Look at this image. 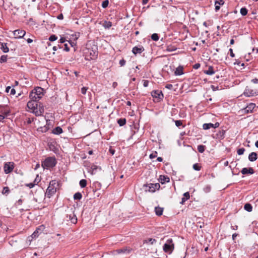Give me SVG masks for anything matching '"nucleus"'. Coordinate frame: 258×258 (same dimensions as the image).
Here are the masks:
<instances>
[{
	"instance_id": "nucleus-53",
	"label": "nucleus",
	"mask_w": 258,
	"mask_h": 258,
	"mask_svg": "<svg viewBox=\"0 0 258 258\" xmlns=\"http://www.w3.org/2000/svg\"><path fill=\"white\" fill-rule=\"evenodd\" d=\"M36 184V183H30L27 184L26 185L27 186L29 187L30 188H31L34 186V185Z\"/></svg>"
},
{
	"instance_id": "nucleus-14",
	"label": "nucleus",
	"mask_w": 258,
	"mask_h": 258,
	"mask_svg": "<svg viewBox=\"0 0 258 258\" xmlns=\"http://www.w3.org/2000/svg\"><path fill=\"white\" fill-rule=\"evenodd\" d=\"M145 50L143 46L139 45L138 46H135L132 49V52L135 54H141Z\"/></svg>"
},
{
	"instance_id": "nucleus-58",
	"label": "nucleus",
	"mask_w": 258,
	"mask_h": 258,
	"mask_svg": "<svg viewBox=\"0 0 258 258\" xmlns=\"http://www.w3.org/2000/svg\"><path fill=\"white\" fill-rule=\"evenodd\" d=\"M61 47H60L59 45H57V46H54L53 47V50L54 51H56L57 50L58 48L60 49L61 48Z\"/></svg>"
},
{
	"instance_id": "nucleus-42",
	"label": "nucleus",
	"mask_w": 258,
	"mask_h": 258,
	"mask_svg": "<svg viewBox=\"0 0 258 258\" xmlns=\"http://www.w3.org/2000/svg\"><path fill=\"white\" fill-rule=\"evenodd\" d=\"M7 60V55H3L1 56L0 58V61L1 63L5 62Z\"/></svg>"
},
{
	"instance_id": "nucleus-50",
	"label": "nucleus",
	"mask_w": 258,
	"mask_h": 258,
	"mask_svg": "<svg viewBox=\"0 0 258 258\" xmlns=\"http://www.w3.org/2000/svg\"><path fill=\"white\" fill-rule=\"evenodd\" d=\"M106 25L105 26V28H109L111 27L112 26V23L111 22H106Z\"/></svg>"
},
{
	"instance_id": "nucleus-38",
	"label": "nucleus",
	"mask_w": 258,
	"mask_h": 258,
	"mask_svg": "<svg viewBox=\"0 0 258 258\" xmlns=\"http://www.w3.org/2000/svg\"><path fill=\"white\" fill-rule=\"evenodd\" d=\"M211 187L210 185H206L203 188L204 192L206 193L209 192L211 191Z\"/></svg>"
},
{
	"instance_id": "nucleus-21",
	"label": "nucleus",
	"mask_w": 258,
	"mask_h": 258,
	"mask_svg": "<svg viewBox=\"0 0 258 258\" xmlns=\"http://www.w3.org/2000/svg\"><path fill=\"white\" fill-rule=\"evenodd\" d=\"M257 159V155L255 152H251L248 155V160L251 162H254Z\"/></svg>"
},
{
	"instance_id": "nucleus-31",
	"label": "nucleus",
	"mask_w": 258,
	"mask_h": 258,
	"mask_svg": "<svg viewBox=\"0 0 258 258\" xmlns=\"http://www.w3.org/2000/svg\"><path fill=\"white\" fill-rule=\"evenodd\" d=\"M117 123L120 126H123L126 123V119L125 118H119L117 120Z\"/></svg>"
},
{
	"instance_id": "nucleus-63",
	"label": "nucleus",
	"mask_w": 258,
	"mask_h": 258,
	"mask_svg": "<svg viewBox=\"0 0 258 258\" xmlns=\"http://www.w3.org/2000/svg\"><path fill=\"white\" fill-rule=\"evenodd\" d=\"M64 50L68 51L69 50V47H68V45L67 44H64Z\"/></svg>"
},
{
	"instance_id": "nucleus-57",
	"label": "nucleus",
	"mask_w": 258,
	"mask_h": 258,
	"mask_svg": "<svg viewBox=\"0 0 258 258\" xmlns=\"http://www.w3.org/2000/svg\"><path fill=\"white\" fill-rule=\"evenodd\" d=\"M33 121V118H28L27 119V122L28 124H30L32 123V122Z\"/></svg>"
},
{
	"instance_id": "nucleus-54",
	"label": "nucleus",
	"mask_w": 258,
	"mask_h": 258,
	"mask_svg": "<svg viewBox=\"0 0 258 258\" xmlns=\"http://www.w3.org/2000/svg\"><path fill=\"white\" fill-rule=\"evenodd\" d=\"M149 81L148 80H144L143 86L147 87L148 86Z\"/></svg>"
},
{
	"instance_id": "nucleus-2",
	"label": "nucleus",
	"mask_w": 258,
	"mask_h": 258,
	"mask_svg": "<svg viewBox=\"0 0 258 258\" xmlns=\"http://www.w3.org/2000/svg\"><path fill=\"white\" fill-rule=\"evenodd\" d=\"M43 89L41 87H37L31 91L29 97L30 100L38 101L43 97Z\"/></svg>"
},
{
	"instance_id": "nucleus-46",
	"label": "nucleus",
	"mask_w": 258,
	"mask_h": 258,
	"mask_svg": "<svg viewBox=\"0 0 258 258\" xmlns=\"http://www.w3.org/2000/svg\"><path fill=\"white\" fill-rule=\"evenodd\" d=\"M193 168L194 170L196 171H199L201 169V167L199 166L198 164H195L193 165Z\"/></svg>"
},
{
	"instance_id": "nucleus-37",
	"label": "nucleus",
	"mask_w": 258,
	"mask_h": 258,
	"mask_svg": "<svg viewBox=\"0 0 258 258\" xmlns=\"http://www.w3.org/2000/svg\"><path fill=\"white\" fill-rule=\"evenodd\" d=\"M151 39L155 41H157L159 40V37L158 36V34L157 33H154L151 35Z\"/></svg>"
},
{
	"instance_id": "nucleus-55",
	"label": "nucleus",
	"mask_w": 258,
	"mask_h": 258,
	"mask_svg": "<svg viewBox=\"0 0 258 258\" xmlns=\"http://www.w3.org/2000/svg\"><path fill=\"white\" fill-rule=\"evenodd\" d=\"M165 88L168 89H172L173 88V85L172 84H167L165 86Z\"/></svg>"
},
{
	"instance_id": "nucleus-52",
	"label": "nucleus",
	"mask_w": 258,
	"mask_h": 258,
	"mask_svg": "<svg viewBox=\"0 0 258 258\" xmlns=\"http://www.w3.org/2000/svg\"><path fill=\"white\" fill-rule=\"evenodd\" d=\"M125 60L123 59H121L119 61V64L120 66H123L125 64Z\"/></svg>"
},
{
	"instance_id": "nucleus-61",
	"label": "nucleus",
	"mask_w": 258,
	"mask_h": 258,
	"mask_svg": "<svg viewBox=\"0 0 258 258\" xmlns=\"http://www.w3.org/2000/svg\"><path fill=\"white\" fill-rule=\"evenodd\" d=\"M38 175H37V177L36 178H35V180H34V183H35L36 182V183H38L40 181V179H38Z\"/></svg>"
},
{
	"instance_id": "nucleus-11",
	"label": "nucleus",
	"mask_w": 258,
	"mask_h": 258,
	"mask_svg": "<svg viewBox=\"0 0 258 258\" xmlns=\"http://www.w3.org/2000/svg\"><path fill=\"white\" fill-rule=\"evenodd\" d=\"M66 220L67 221H71L73 224H76L77 222V218L76 215L74 214V211H72L71 213L67 215Z\"/></svg>"
},
{
	"instance_id": "nucleus-39",
	"label": "nucleus",
	"mask_w": 258,
	"mask_h": 258,
	"mask_svg": "<svg viewBox=\"0 0 258 258\" xmlns=\"http://www.w3.org/2000/svg\"><path fill=\"white\" fill-rule=\"evenodd\" d=\"M155 242H156V240L155 239L151 238H148L144 241V243H150L152 244H153Z\"/></svg>"
},
{
	"instance_id": "nucleus-16",
	"label": "nucleus",
	"mask_w": 258,
	"mask_h": 258,
	"mask_svg": "<svg viewBox=\"0 0 258 258\" xmlns=\"http://www.w3.org/2000/svg\"><path fill=\"white\" fill-rule=\"evenodd\" d=\"M254 172L253 169L252 167L249 168H243L241 170V173L243 174H252Z\"/></svg>"
},
{
	"instance_id": "nucleus-19",
	"label": "nucleus",
	"mask_w": 258,
	"mask_h": 258,
	"mask_svg": "<svg viewBox=\"0 0 258 258\" xmlns=\"http://www.w3.org/2000/svg\"><path fill=\"white\" fill-rule=\"evenodd\" d=\"M49 120H46V124L44 126L40 127L38 128V131L42 133H46L49 129Z\"/></svg>"
},
{
	"instance_id": "nucleus-64",
	"label": "nucleus",
	"mask_w": 258,
	"mask_h": 258,
	"mask_svg": "<svg viewBox=\"0 0 258 258\" xmlns=\"http://www.w3.org/2000/svg\"><path fill=\"white\" fill-rule=\"evenodd\" d=\"M251 82H253L254 84H256L258 83V79H253L251 80Z\"/></svg>"
},
{
	"instance_id": "nucleus-17",
	"label": "nucleus",
	"mask_w": 258,
	"mask_h": 258,
	"mask_svg": "<svg viewBox=\"0 0 258 258\" xmlns=\"http://www.w3.org/2000/svg\"><path fill=\"white\" fill-rule=\"evenodd\" d=\"M225 131L221 130L219 131L216 135L214 137L216 139L221 140H223L225 138Z\"/></svg>"
},
{
	"instance_id": "nucleus-12",
	"label": "nucleus",
	"mask_w": 258,
	"mask_h": 258,
	"mask_svg": "<svg viewBox=\"0 0 258 258\" xmlns=\"http://www.w3.org/2000/svg\"><path fill=\"white\" fill-rule=\"evenodd\" d=\"M26 32L23 30L18 29L13 31L14 36L17 39L23 38Z\"/></svg>"
},
{
	"instance_id": "nucleus-36",
	"label": "nucleus",
	"mask_w": 258,
	"mask_h": 258,
	"mask_svg": "<svg viewBox=\"0 0 258 258\" xmlns=\"http://www.w3.org/2000/svg\"><path fill=\"white\" fill-rule=\"evenodd\" d=\"M79 184L82 188L85 187L87 185V181L85 179H81L80 181Z\"/></svg>"
},
{
	"instance_id": "nucleus-47",
	"label": "nucleus",
	"mask_w": 258,
	"mask_h": 258,
	"mask_svg": "<svg viewBox=\"0 0 258 258\" xmlns=\"http://www.w3.org/2000/svg\"><path fill=\"white\" fill-rule=\"evenodd\" d=\"M175 123L176 126L179 127L180 126L182 125V121L179 120H175Z\"/></svg>"
},
{
	"instance_id": "nucleus-45",
	"label": "nucleus",
	"mask_w": 258,
	"mask_h": 258,
	"mask_svg": "<svg viewBox=\"0 0 258 258\" xmlns=\"http://www.w3.org/2000/svg\"><path fill=\"white\" fill-rule=\"evenodd\" d=\"M157 156V152L156 151H155L154 152H153L152 154H151L150 155V159H153V158H154L155 157H156Z\"/></svg>"
},
{
	"instance_id": "nucleus-6",
	"label": "nucleus",
	"mask_w": 258,
	"mask_h": 258,
	"mask_svg": "<svg viewBox=\"0 0 258 258\" xmlns=\"http://www.w3.org/2000/svg\"><path fill=\"white\" fill-rule=\"evenodd\" d=\"M163 250L165 252L171 253L174 249V244L171 238L168 239L163 245Z\"/></svg>"
},
{
	"instance_id": "nucleus-49",
	"label": "nucleus",
	"mask_w": 258,
	"mask_h": 258,
	"mask_svg": "<svg viewBox=\"0 0 258 258\" xmlns=\"http://www.w3.org/2000/svg\"><path fill=\"white\" fill-rule=\"evenodd\" d=\"M183 196L185 200H188L190 198L189 194L188 192H186L183 194Z\"/></svg>"
},
{
	"instance_id": "nucleus-43",
	"label": "nucleus",
	"mask_w": 258,
	"mask_h": 258,
	"mask_svg": "<svg viewBox=\"0 0 258 258\" xmlns=\"http://www.w3.org/2000/svg\"><path fill=\"white\" fill-rule=\"evenodd\" d=\"M244 151H245V149L243 148H241L238 149L237 152L239 155H241L244 153Z\"/></svg>"
},
{
	"instance_id": "nucleus-51",
	"label": "nucleus",
	"mask_w": 258,
	"mask_h": 258,
	"mask_svg": "<svg viewBox=\"0 0 258 258\" xmlns=\"http://www.w3.org/2000/svg\"><path fill=\"white\" fill-rule=\"evenodd\" d=\"M229 53H230V55L232 57H234L235 56V54H234V53L233 52V49L232 48H230L229 50Z\"/></svg>"
},
{
	"instance_id": "nucleus-30",
	"label": "nucleus",
	"mask_w": 258,
	"mask_h": 258,
	"mask_svg": "<svg viewBox=\"0 0 258 258\" xmlns=\"http://www.w3.org/2000/svg\"><path fill=\"white\" fill-rule=\"evenodd\" d=\"M214 125L213 123H204L203 125V127L204 130H208L211 127L213 128Z\"/></svg>"
},
{
	"instance_id": "nucleus-4",
	"label": "nucleus",
	"mask_w": 258,
	"mask_h": 258,
	"mask_svg": "<svg viewBox=\"0 0 258 258\" xmlns=\"http://www.w3.org/2000/svg\"><path fill=\"white\" fill-rule=\"evenodd\" d=\"M97 47L95 46L94 49L87 48V51L85 52V58L88 60H94L97 57L98 51H97Z\"/></svg>"
},
{
	"instance_id": "nucleus-48",
	"label": "nucleus",
	"mask_w": 258,
	"mask_h": 258,
	"mask_svg": "<svg viewBox=\"0 0 258 258\" xmlns=\"http://www.w3.org/2000/svg\"><path fill=\"white\" fill-rule=\"evenodd\" d=\"M88 88L86 87H83L81 88V93L85 95L86 93V92L88 90Z\"/></svg>"
},
{
	"instance_id": "nucleus-60",
	"label": "nucleus",
	"mask_w": 258,
	"mask_h": 258,
	"mask_svg": "<svg viewBox=\"0 0 258 258\" xmlns=\"http://www.w3.org/2000/svg\"><path fill=\"white\" fill-rule=\"evenodd\" d=\"M57 19H59V20H62L63 19V15L62 14H59L58 16H57Z\"/></svg>"
},
{
	"instance_id": "nucleus-29",
	"label": "nucleus",
	"mask_w": 258,
	"mask_h": 258,
	"mask_svg": "<svg viewBox=\"0 0 258 258\" xmlns=\"http://www.w3.org/2000/svg\"><path fill=\"white\" fill-rule=\"evenodd\" d=\"M1 49L2 50V51L4 53H7V52H9V49L8 47V46H7L6 43H2Z\"/></svg>"
},
{
	"instance_id": "nucleus-27",
	"label": "nucleus",
	"mask_w": 258,
	"mask_h": 258,
	"mask_svg": "<svg viewBox=\"0 0 258 258\" xmlns=\"http://www.w3.org/2000/svg\"><path fill=\"white\" fill-rule=\"evenodd\" d=\"M155 212L157 215L161 216V215H162V213H163V208H161L159 207H155Z\"/></svg>"
},
{
	"instance_id": "nucleus-35",
	"label": "nucleus",
	"mask_w": 258,
	"mask_h": 258,
	"mask_svg": "<svg viewBox=\"0 0 258 258\" xmlns=\"http://www.w3.org/2000/svg\"><path fill=\"white\" fill-rule=\"evenodd\" d=\"M197 149L200 153H202L205 151V146L202 145H199Z\"/></svg>"
},
{
	"instance_id": "nucleus-59",
	"label": "nucleus",
	"mask_w": 258,
	"mask_h": 258,
	"mask_svg": "<svg viewBox=\"0 0 258 258\" xmlns=\"http://www.w3.org/2000/svg\"><path fill=\"white\" fill-rule=\"evenodd\" d=\"M200 67V63H196L194 66V68L195 69H198Z\"/></svg>"
},
{
	"instance_id": "nucleus-26",
	"label": "nucleus",
	"mask_w": 258,
	"mask_h": 258,
	"mask_svg": "<svg viewBox=\"0 0 258 258\" xmlns=\"http://www.w3.org/2000/svg\"><path fill=\"white\" fill-rule=\"evenodd\" d=\"M244 209L247 212H251L252 210V206L250 204L246 203L244 206Z\"/></svg>"
},
{
	"instance_id": "nucleus-20",
	"label": "nucleus",
	"mask_w": 258,
	"mask_h": 258,
	"mask_svg": "<svg viewBox=\"0 0 258 258\" xmlns=\"http://www.w3.org/2000/svg\"><path fill=\"white\" fill-rule=\"evenodd\" d=\"M159 180L161 184H164L166 182H169L170 179L167 176L160 175Z\"/></svg>"
},
{
	"instance_id": "nucleus-8",
	"label": "nucleus",
	"mask_w": 258,
	"mask_h": 258,
	"mask_svg": "<svg viewBox=\"0 0 258 258\" xmlns=\"http://www.w3.org/2000/svg\"><path fill=\"white\" fill-rule=\"evenodd\" d=\"M15 164L13 162H6L4 165V170L6 174H9L13 171Z\"/></svg>"
},
{
	"instance_id": "nucleus-33",
	"label": "nucleus",
	"mask_w": 258,
	"mask_h": 258,
	"mask_svg": "<svg viewBox=\"0 0 258 258\" xmlns=\"http://www.w3.org/2000/svg\"><path fill=\"white\" fill-rule=\"evenodd\" d=\"M82 195L79 192L75 193V195H74V199L75 200H80L82 199Z\"/></svg>"
},
{
	"instance_id": "nucleus-28",
	"label": "nucleus",
	"mask_w": 258,
	"mask_h": 258,
	"mask_svg": "<svg viewBox=\"0 0 258 258\" xmlns=\"http://www.w3.org/2000/svg\"><path fill=\"white\" fill-rule=\"evenodd\" d=\"M204 73L209 75H212L215 73L213 68L211 66L209 67L208 70L205 71Z\"/></svg>"
},
{
	"instance_id": "nucleus-1",
	"label": "nucleus",
	"mask_w": 258,
	"mask_h": 258,
	"mask_svg": "<svg viewBox=\"0 0 258 258\" xmlns=\"http://www.w3.org/2000/svg\"><path fill=\"white\" fill-rule=\"evenodd\" d=\"M27 107L32 110L36 116H40L44 112V109L41 104L37 100H31L27 103Z\"/></svg>"
},
{
	"instance_id": "nucleus-9",
	"label": "nucleus",
	"mask_w": 258,
	"mask_h": 258,
	"mask_svg": "<svg viewBox=\"0 0 258 258\" xmlns=\"http://www.w3.org/2000/svg\"><path fill=\"white\" fill-rule=\"evenodd\" d=\"M152 96L156 99L155 101L159 102L163 98V94L160 90H154L151 92Z\"/></svg>"
},
{
	"instance_id": "nucleus-62",
	"label": "nucleus",
	"mask_w": 258,
	"mask_h": 258,
	"mask_svg": "<svg viewBox=\"0 0 258 258\" xmlns=\"http://www.w3.org/2000/svg\"><path fill=\"white\" fill-rule=\"evenodd\" d=\"M213 125H214L213 128H215L218 127L219 126L220 124L219 122H216L215 124H213Z\"/></svg>"
},
{
	"instance_id": "nucleus-3",
	"label": "nucleus",
	"mask_w": 258,
	"mask_h": 258,
	"mask_svg": "<svg viewBox=\"0 0 258 258\" xmlns=\"http://www.w3.org/2000/svg\"><path fill=\"white\" fill-rule=\"evenodd\" d=\"M57 186V184L55 180H51L50 181L49 185L45 192V195L47 198H50L55 194L56 191Z\"/></svg>"
},
{
	"instance_id": "nucleus-24",
	"label": "nucleus",
	"mask_w": 258,
	"mask_h": 258,
	"mask_svg": "<svg viewBox=\"0 0 258 258\" xmlns=\"http://www.w3.org/2000/svg\"><path fill=\"white\" fill-rule=\"evenodd\" d=\"M117 252L118 253H126V254H127V253H129L131 251V249L130 248H128L127 247H124V248H121V249H117L116 250Z\"/></svg>"
},
{
	"instance_id": "nucleus-25",
	"label": "nucleus",
	"mask_w": 258,
	"mask_h": 258,
	"mask_svg": "<svg viewBox=\"0 0 258 258\" xmlns=\"http://www.w3.org/2000/svg\"><path fill=\"white\" fill-rule=\"evenodd\" d=\"M62 129L60 126L55 127L52 131V133L55 135H59L62 133Z\"/></svg>"
},
{
	"instance_id": "nucleus-56",
	"label": "nucleus",
	"mask_w": 258,
	"mask_h": 258,
	"mask_svg": "<svg viewBox=\"0 0 258 258\" xmlns=\"http://www.w3.org/2000/svg\"><path fill=\"white\" fill-rule=\"evenodd\" d=\"M15 94H16L15 89H14V88H11L10 94L11 95H15Z\"/></svg>"
},
{
	"instance_id": "nucleus-40",
	"label": "nucleus",
	"mask_w": 258,
	"mask_h": 258,
	"mask_svg": "<svg viewBox=\"0 0 258 258\" xmlns=\"http://www.w3.org/2000/svg\"><path fill=\"white\" fill-rule=\"evenodd\" d=\"M109 5V1L108 0H105L102 3V7L104 9L106 8Z\"/></svg>"
},
{
	"instance_id": "nucleus-44",
	"label": "nucleus",
	"mask_w": 258,
	"mask_h": 258,
	"mask_svg": "<svg viewBox=\"0 0 258 258\" xmlns=\"http://www.w3.org/2000/svg\"><path fill=\"white\" fill-rule=\"evenodd\" d=\"M57 37L55 35H51L49 38V40L50 41H54L56 40H57Z\"/></svg>"
},
{
	"instance_id": "nucleus-22",
	"label": "nucleus",
	"mask_w": 258,
	"mask_h": 258,
	"mask_svg": "<svg viewBox=\"0 0 258 258\" xmlns=\"http://www.w3.org/2000/svg\"><path fill=\"white\" fill-rule=\"evenodd\" d=\"M224 2L223 0H216L215 2V11L217 12L219 10L220 6L223 5Z\"/></svg>"
},
{
	"instance_id": "nucleus-41",
	"label": "nucleus",
	"mask_w": 258,
	"mask_h": 258,
	"mask_svg": "<svg viewBox=\"0 0 258 258\" xmlns=\"http://www.w3.org/2000/svg\"><path fill=\"white\" fill-rule=\"evenodd\" d=\"M10 192V190L8 187H4L3 188L2 193L4 195H7Z\"/></svg>"
},
{
	"instance_id": "nucleus-18",
	"label": "nucleus",
	"mask_w": 258,
	"mask_h": 258,
	"mask_svg": "<svg viewBox=\"0 0 258 258\" xmlns=\"http://www.w3.org/2000/svg\"><path fill=\"white\" fill-rule=\"evenodd\" d=\"M98 169L101 170V168L97 165L93 164L89 168L88 171L93 175L96 174Z\"/></svg>"
},
{
	"instance_id": "nucleus-32",
	"label": "nucleus",
	"mask_w": 258,
	"mask_h": 258,
	"mask_svg": "<svg viewBox=\"0 0 258 258\" xmlns=\"http://www.w3.org/2000/svg\"><path fill=\"white\" fill-rule=\"evenodd\" d=\"M177 49V48L172 45H169L167 46L166 51L168 52H172Z\"/></svg>"
},
{
	"instance_id": "nucleus-23",
	"label": "nucleus",
	"mask_w": 258,
	"mask_h": 258,
	"mask_svg": "<svg viewBox=\"0 0 258 258\" xmlns=\"http://www.w3.org/2000/svg\"><path fill=\"white\" fill-rule=\"evenodd\" d=\"M183 68L182 66L178 67L174 72L175 75L180 76L182 75L183 74Z\"/></svg>"
},
{
	"instance_id": "nucleus-34",
	"label": "nucleus",
	"mask_w": 258,
	"mask_h": 258,
	"mask_svg": "<svg viewBox=\"0 0 258 258\" xmlns=\"http://www.w3.org/2000/svg\"><path fill=\"white\" fill-rule=\"evenodd\" d=\"M247 10L245 8H242L240 10L241 15L243 16H246L247 14Z\"/></svg>"
},
{
	"instance_id": "nucleus-5",
	"label": "nucleus",
	"mask_w": 258,
	"mask_h": 258,
	"mask_svg": "<svg viewBox=\"0 0 258 258\" xmlns=\"http://www.w3.org/2000/svg\"><path fill=\"white\" fill-rule=\"evenodd\" d=\"M56 161L54 157H49L45 159L42 163V166L44 168H52L55 166Z\"/></svg>"
},
{
	"instance_id": "nucleus-15",
	"label": "nucleus",
	"mask_w": 258,
	"mask_h": 258,
	"mask_svg": "<svg viewBox=\"0 0 258 258\" xmlns=\"http://www.w3.org/2000/svg\"><path fill=\"white\" fill-rule=\"evenodd\" d=\"M255 104L253 103H250L247 105V106L243 109L244 112L246 113H249L252 112L253 109L255 108Z\"/></svg>"
},
{
	"instance_id": "nucleus-10",
	"label": "nucleus",
	"mask_w": 258,
	"mask_h": 258,
	"mask_svg": "<svg viewBox=\"0 0 258 258\" xmlns=\"http://www.w3.org/2000/svg\"><path fill=\"white\" fill-rule=\"evenodd\" d=\"M243 94L245 97H250L256 95V92L255 90L246 87Z\"/></svg>"
},
{
	"instance_id": "nucleus-13",
	"label": "nucleus",
	"mask_w": 258,
	"mask_h": 258,
	"mask_svg": "<svg viewBox=\"0 0 258 258\" xmlns=\"http://www.w3.org/2000/svg\"><path fill=\"white\" fill-rule=\"evenodd\" d=\"M44 226L42 225L39 226L35 231L32 234L31 236L33 238H36L38 236L39 234L41 233L44 229Z\"/></svg>"
},
{
	"instance_id": "nucleus-7",
	"label": "nucleus",
	"mask_w": 258,
	"mask_h": 258,
	"mask_svg": "<svg viewBox=\"0 0 258 258\" xmlns=\"http://www.w3.org/2000/svg\"><path fill=\"white\" fill-rule=\"evenodd\" d=\"M145 191L153 192L156 189H159L160 185L159 183H149L144 185Z\"/></svg>"
}]
</instances>
